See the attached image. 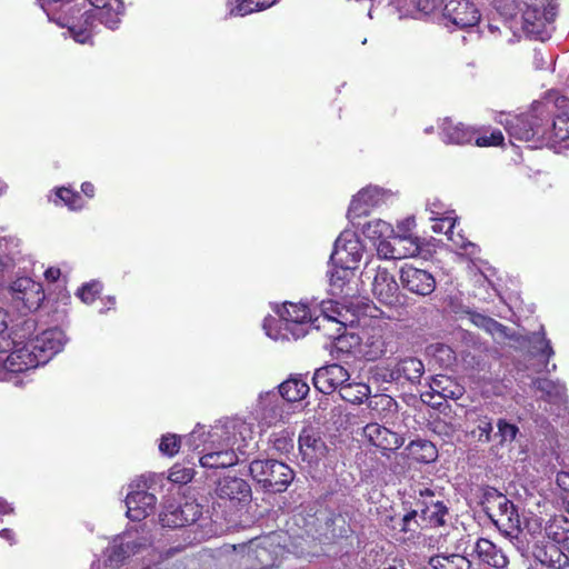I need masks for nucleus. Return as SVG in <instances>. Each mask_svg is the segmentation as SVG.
I'll return each instance as SVG.
<instances>
[{"label": "nucleus", "mask_w": 569, "mask_h": 569, "mask_svg": "<svg viewBox=\"0 0 569 569\" xmlns=\"http://www.w3.org/2000/svg\"><path fill=\"white\" fill-rule=\"evenodd\" d=\"M379 405L383 406V408H390L393 405V399L390 396L381 395L368 402L370 409H376Z\"/></svg>", "instance_id": "59"}, {"label": "nucleus", "mask_w": 569, "mask_h": 569, "mask_svg": "<svg viewBox=\"0 0 569 569\" xmlns=\"http://www.w3.org/2000/svg\"><path fill=\"white\" fill-rule=\"evenodd\" d=\"M492 432L491 420L487 417L479 419L477 427L471 431L475 439L480 442H489Z\"/></svg>", "instance_id": "52"}, {"label": "nucleus", "mask_w": 569, "mask_h": 569, "mask_svg": "<svg viewBox=\"0 0 569 569\" xmlns=\"http://www.w3.org/2000/svg\"><path fill=\"white\" fill-rule=\"evenodd\" d=\"M417 516L418 511L411 510L407 512L401 519H399L396 526H393V529H398L400 533H403V541L413 540L416 538L419 529Z\"/></svg>", "instance_id": "42"}, {"label": "nucleus", "mask_w": 569, "mask_h": 569, "mask_svg": "<svg viewBox=\"0 0 569 569\" xmlns=\"http://www.w3.org/2000/svg\"><path fill=\"white\" fill-rule=\"evenodd\" d=\"M429 351L441 367H450L456 360L455 351L447 345H432Z\"/></svg>", "instance_id": "46"}, {"label": "nucleus", "mask_w": 569, "mask_h": 569, "mask_svg": "<svg viewBox=\"0 0 569 569\" xmlns=\"http://www.w3.org/2000/svg\"><path fill=\"white\" fill-rule=\"evenodd\" d=\"M57 196L72 210L83 206L81 196L70 189L61 188L57 191Z\"/></svg>", "instance_id": "54"}, {"label": "nucleus", "mask_w": 569, "mask_h": 569, "mask_svg": "<svg viewBox=\"0 0 569 569\" xmlns=\"http://www.w3.org/2000/svg\"><path fill=\"white\" fill-rule=\"evenodd\" d=\"M470 320L475 326L485 329L487 332H489L495 338H508L509 337V335L507 332V328L492 318H489L481 313L472 312V313H470Z\"/></svg>", "instance_id": "39"}, {"label": "nucleus", "mask_w": 569, "mask_h": 569, "mask_svg": "<svg viewBox=\"0 0 569 569\" xmlns=\"http://www.w3.org/2000/svg\"><path fill=\"white\" fill-rule=\"evenodd\" d=\"M427 210L431 213V217L447 213L445 204L438 199L429 200L427 203Z\"/></svg>", "instance_id": "61"}, {"label": "nucleus", "mask_w": 569, "mask_h": 569, "mask_svg": "<svg viewBox=\"0 0 569 569\" xmlns=\"http://www.w3.org/2000/svg\"><path fill=\"white\" fill-rule=\"evenodd\" d=\"M157 498L146 490V481L138 480L130 485L126 498L127 516L132 521H140L148 517L156 507Z\"/></svg>", "instance_id": "11"}, {"label": "nucleus", "mask_w": 569, "mask_h": 569, "mask_svg": "<svg viewBox=\"0 0 569 569\" xmlns=\"http://www.w3.org/2000/svg\"><path fill=\"white\" fill-rule=\"evenodd\" d=\"M271 443L279 453H287L293 449V433L288 430L276 432L272 435Z\"/></svg>", "instance_id": "48"}, {"label": "nucleus", "mask_w": 569, "mask_h": 569, "mask_svg": "<svg viewBox=\"0 0 569 569\" xmlns=\"http://www.w3.org/2000/svg\"><path fill=\"white\" fill-rule=\"evenodd\" d=\"M446 14L457 27L472 28L480 20V13L468 0H449L446 4Z\"/></svg>", "instance_id": "19"}, {"label": "nucleus", "mask_w": 569, "mask_h": 569, "mask_svg": "<svg viewBox=\"0 0 569 569\" xmlns=\"http://www.w3.org/2000/svg\"><path fill=\"white\" fill-rule=\"evenodd\" d=\"M279 319L267 317L263 330L272 340H297L303 338L310 329H320V317L317 316L315 303L284 302L277 309Z\"/></svg>", "instance_id": "3"}, {"label": "nucleus", "mask_w": 569, "mask_h": 569, "mask_svg": "<svg viewBox=\"0 0 569 569\" xmlns=\"http://www.w3.org/2000/svg\"><path fill=\"white\" fill-rule=\"evenodd\" d=\"M349 380L348 370L338 363L317 369L312 378L315 388L325 395L340 391L341 386Z\"/></svg>", "instance_id": "16"}, {"label": "nucleus", "mask_w": 569, "mask_h": 569, "mask_svg": "<svg viewBox=\"0 0 569 569\" xmlns=\"http://www.w3.org/2000/svg\"><path fill=\"white\" fill-rule=\"evenodd\" d=\"M433 569H470L471 562L462 555H436L429 559Z\"/></svg>", "instance_id": "35"}, {"label": "nucleus", "mask_w": 569, "mask_h": 569, "mask_svg": "<svg viewBox=\"0 0 569 569\" xmlns=\"http://www.w3.org/2000/svg\"><path fill=\"white\" fill-rule=\"evenodd\" d=\"M124 13V6L121 0H118V8L114 10L106 7L96 17L94 21L98 20L100 23L106 26L108 29L116 30L119 27L121 17Z\"/></svg>", "instance_id": "43"}, {"label": "nucleus", "mask_w": 569, "mask_h": 569, "mask_svg": "<svg viewBox=\"0 0 569 569\" xmlns=\"http://www.w3.org/2000/svg\"><path fill=\"white\" fill-rule=\"evenodd\" d=\"M425 372V366L421 360L408 357L400 359L392 369L382 375L385 382H399L401 379L415 385L419 383Z\"/></svg>", "instance_id": "18"}, {"label": "nucleus", "mask_w": 569, "mask_h": 569, "mask_svg": "<svg viewBox=\"0 0 569 569\" xmlns=\"http://www.w3.org/2000/svg\"><path fill=\"white\" fill-rule=\"evenodd\" d=\"M430 389L441 398L458 399L462 396V390L458 386H453L449 377L437 376L431 379Z\"/></svg>", "instance_id": "38"}, {"label": "nucleus", "mask_w": 569, "mask_h": 569, "mask_svg": "<svg viewBox=\"0 0 569 569\" xmlns=\"http://www.w3.org/2000/svg\"><path fill=\"white\" fill-rule=\"evenodd\" d=\"M371 393V389L368 385L362 382H350L347 381L341 386L339 391L340 397L350 403L360 405L365 400H368Z\"/></svg>", "instance_id": "34"}, {"label": "nucleus", "mask_w": 569, "mask_h": 569, "mask_svg": "<svg viewBox=\"0 0 569 569\" xmlns=\"http://www.w3.org/2000/svg\"><path fill=\"white\" fill-rule=\"evenodd\" d=\"M416 221L413 217H408L397 224L396 233L411 234V230L415 228Z\"/></svg>", "instance_id": "60"}, {"label": "nucleus", "mask_w": 569, "mask_h": 569, "mask_svg": "<svg viewBox=\"0 0 569 569\" xmlns=\"http://www.w3.org/2000/svg\"><path fill=\"white\" fill-rule=\"evenodd\" d=\"M549 106L545 102H533L528 113L506 116L499 119L510 138L518 141L532 142L538 147L549 134Z\"/></svg>", "instance_id": "4"}, {"label": "nucleus", "mask_w": 569, "mask_h": 569, "mask_svg": "<svg viewBox=\"0 0 569 569\" xmlns=\"http://www.w3.org/2000/svg\"><path fill=\"white\" fill-rule=\"evenodd\" d=\"M533 349L540 353L541 356H546L547 359L553 356V349L550 345V341L546 339L543 335L536 333L533 335Z\"/></svg>", "instance_id": "57"}, {"label": "nucleus", "mask_w": 569, "mask_h": 569, "mask_svg": "<svg viewBox=\"0 0 569 569\" xmlns=\"http://www.w3.org/2000/svg\"><path fill=\"white\" fill-rule=\"evenodd\" d=\"M89 9L84 10L80 19H76V23L82 29L88 30L89 38L93 28L94 17L106 7L114 10L118 8V0H86Z\"/></svg>", "instance_id": "29"}, {"label": "nucleus", "mask_w": 569, "mask_h": 569, "mask_svg": "<svg viewBox=\"0 0 569 569\" xmlns=\"http://www.w3.org/2000/svg\"><path fill=\"white\" fill-rule=\"evenodd\" d=\"M533 386L551 402H561L566 398V387L560 382L543 378L535 380Z\"/></svg>", "instance_id": "37"}, {"label": "nucleus", "mask_w": 569, "mask_h": 569, "mask_svg": "<svg viewBox=\"0 0 569 569\" xmlns=\"http://www.w3.org/2000/svg\"><path fill=\"white\" fill-rule=\"evenodd\" d=\"M411 490L412 498L417 500V503L420 505L421 508H425L427 505H432V502L442 501L440 499V492L425 485L413 486Z\"/></svg>", "instance_id": "45"}, {"label": "nucleus", "mask_w": 569, "mask_h": 569, "mask_svg": "<svg viewBox=\"0 0 569 569\" xmlns=\"http://www.w3.org/2000/svg\"><path fill=\"white\" fill-rule=\"evenodd\" d=\"M372 292L383 305L392 306L398 301L399 284L386 268L377 269L372 281Z\"/></svg>", "instance_id": "20"}, {"label": "nucleus", "mask_w": 569, "mask_h": 569, "mask_svg": "<svg viewBox=\"0 0 569 569\" xmlns=\"http://www.w3.org/2000/svg\"><path fill=\"white\" fill-rule=\"evenodd\" d=\"M67 342L66 335L58 328L44 330L27 343L13 342L12 351L0 356V381H10L20 386L18 375L46 365L60 352Z\"/></svg>", "instance_id": "2"}, {"label": "nucleus", "mask_w": 569, "mask_h": 569, "mask_svg": "<svg viewBox=\"0 0 569 569\" xmlns=\"http://www.w3.org/2000/svg\"><path fill=\"white\" fill-rule=\"evenodd\" d=\"M521 27L522 30L535 39L545 41L550 37V24L555 19V8L538 6H522Z\"/></svg>", "instance_id": "8"}, {"label": "nucleus", "mask_w": 569, "mask_h": 569, "mask_svg": "<svg viewBox=\"0 0 569 569\" xmlns=\"http://www.w3.org/2000/svg\"><path fill=\"white\" fill-rule=\"evenodd\" d=\"M299 450L303 460L315 462L327 453V446L317 431L306 428L299 436Z\"/></svg>", "instance_id": "21"}, {"label": "nucleus", "mask_w": 569, "mask_h": 569, "mask_svg": "<svg viewBox=\"0 0 569 569\" xmlns=\"http://www.w3.org/2000/svg\"><path fill=\"white\" fill-rule=\"evenodd\" d=\"M13 507L7 502L4 499L0 498V517L6 515H11L13 512Z\"/></svg>", "instance_id": "64"}, {"label": "nucleus", "mask_w": 569, "mask_h": 569, "mask_svg": "<svg viewBox=\"0 0 569 569\" xmlns=\"http://www.w3.org/2000/svg\"><path fill=\"white\" fill-rule=\"evenodd\" d=\"M409 456L422 463H430L437 458V449L435 445L427 440H415L408 446Z\"/></svg>", "instance_id": "36"}, {"label": "nucleus", "mask_w": 569, "mask_h": 569, "mask_svg": "<svg viewBox=\"0 0 569 569\" xmlns=\"http://www.w3.org/2000/svg\"><path fill=\"white\" fill-rule=\"evenodd\" d=\"M551 0H519V6H538L550 8Z\"/></svg>", "instance_id": "62"}, {"label": "nucleus", "mask_w": 569, "mask_h": 569, "mask_svg": "<svg viewBox=\"0 0 569 569\" xmlns=\"http://www.w3.org/2000/svg\"><path fill=\"white\" fill-rule=\"evenodd\" d=\"M431 220L435 221L432 224V230L436 233H453V230L456 229V222L457 218L453 216V212H448L441 216H433L430 217Z\"/></svg>", "instance_id": "47"}, {"label": "nucleus", "mask_w": 569, "mask_h": 569, "mask_svg": "<svg viewBox=\"0 0 569 569\" xmlns=\"http://www.w3.org/2000/svg\"><path fill=\"white\" fill-rule=\"evenodd\" d=\"M10 311L7 309V301L0 296V356L7 351L11 342L4 337V330L8 328ZM14 341H12L13 345Z\"/></svg>", "instance_id": "49"}, {"label": "nucleus", "mask_w": 569, "mask_h": 569, "mask_svg": "<svg viewBox=\"0 0 569 569\" xmlns=\"http://www.w3.org/2000/svg\"><path fill=\"white\" fill-rule=\"evenodd\" d=\"M503 142V134L500 130L492 131L489 136L483 134L476 138V144L478 147H491L499 146Z\"/></svg>", "instance_id": "58"}, {"label": "nucleus", "mask_w": 569, "mask_h": 569, "mask_svg": "<svg viewBox=\"0 0 569 569\" xmlns=\"http://www.w3.org/2000/svg\"><path fill=\"white\" fill-rule=\"evenodd\" d=\"M194 470L189 467L176 463L169 472V480L174 483H188L192 480Z\"/></svg>", "instance_id": "50"}, {"label": "nucleus", "mask_w": 569, "mask_h": 569, "mask_svg": "<svg viewBox=\"0 0 569 569\" xmlns=\"http://www.w3.org/2000/svg\"><path fill=\"white\" fill-rule=\"evenodd\" d=\"M558 112L555 116V119L549 126V134L547 136L548 140L552 138L555 140L565 141L569 138V101L561 97L557 100Z\"/></svg>", "instance_id": "26"}, {"label": "nucleus", "mask_w": 569, "mask_h": 569, "mask_svg": "<svg viewBox=\"0 0 569 569\" xmlns=\"http://www.w3.org/2000/svg\"><path fill=\"white\" fill-rule=\"evenodd\" d=\"M400 281L405 289L418 296H429L436 289L435 277L429 271L411 264L401 267Z\"/></svg>", "instance_id": "15"}, {"label": "nucleus", "mask_w": 569, "mask_h": 569, "mask_svg": "<svg viewBox=\"0 0 569 569\" xmlns=\"http://www.w3.org/2000/svg\"><path fill=\"white\" fill-rule=\"evenodd\" d=\"M497 427H498V433L501 438V442L513 441L519 431V429L516 425L509 423L503 419L498 420Z\"/></svg>", "instance_id": "55"}, {"label": "nucleus", "mask_w": 569, "mask_h": 569, "mask_svg": "<svg viewBox=\"0 0 569 569\" xmlns=\"http://www.w3.org/2000/svg\"><path fill=\"white\" fill-rule=\"evenodd\" d=\"M355 268L332 262L328 271L329 290L332 296L350 295L351 289L349 286L355 278Z\"/></svg>", "instance_id": "24"}, {"label": "nucleus", "mask_w": 569, "mask_h": 569, "mask_svg": "<svg viewBox=\"0 0 569 569\" xmlns=\"http://www.w3.org/2000/svg\"><path fill=\"white\" fill-rule=\"evenodd\" d=\"M180 442L181 440L177 435H164L159 443V450L161 453L172 457L179 451Z\"/></svg>", "instance_id": "51"}, {"label": "nucleus", "mask_w": 569, "mask_h": 569, "mask_svg": "<svg viewBox=\"0 0 569 569\" xmlns=\"http://www.w3.org/2000/svg\"><path fill=\"white\" fill-rule=\"evenodd\" d=\"M257 419L263 427H271L283 417V401L274 390L261 393L257 405Z\"/></svg>", "instance_id": "17"}, {"label": "nucleus", "mask_w": 569, "mask_h": 569, "mask_svg": "<svg viewBox=\"0 0 569 569\" xmlns=\"http://www.w3.org/2000/svg\"><path fill=\"white\" fill-rule=\"evenodd\" d=\"M483 508L491 521L507 533L520 527V518L515 505L495 489L485 493Z\"/></svg>", "instance_id": "6"}, {"label": "nucleus", "mask_w": 569, "mask_h": 569, "mask_svg": "<svg viewBox=\"0 0 569 569\" xmlns=\"http://www.w3.org/2000/svg\"><path fill=\"white\" fill-rule=\"evenodd\" d=\"M101 284L98 281L86 283L78 291L79 298L87 305L92 303L101 291Z\"/></svg>", "instance_id": "53"}, {"label": "nucleus", "mask_w": 569, "mask_h": 569, "mask_svg": "<svg viewBox=\"0 0 569 569\" xmlns=\"http://www.w3.org/2000/svg\"><path fill=\"white\" fill-rule=\"evenodd\" d=\"M253 440L252 425L240 418L219 420L208 429L197 425L184 437V445L198 451L202 468L218 469L237 465L238 453L244 455Z\"/></svg>", "instance_id": "1"}, {"label": "nucleus", "mask_w": 569, "mask_h": 569, "mask_svg": "<svg viewBox=\"0 0 569 569\" xmlns=\"http://www.w3.org/2000/svg\"><path fill=\"white\" fill-rule=\"evenodd\" d=\"M216 492L221 499L242 502L250 498L251 488L241 478L224 477L218 482Z\"/></svg>", "instance_id": "22"}, {"label": "nucleus", "mask_w": 569, "mask_h": 569, "mask_svg": "<svg viewBox=\"0 0 569 569\" xmlns=\"http://www.w3.org/2000/svg\"><path fill=\"white\" fill-rule=\"evenodd\" d=\"M315 307L317 309V316L320 317V323L327 321L342 325V321L339 318L341 316V311L335 301H321L319 305L315 303Z\"/></svg>", "instance_id": "44"}, {"label": "nucleus", "mask_w": 569, "mask_h": 569, "mask_svg": "<svg viewBox=\"0 0 569 569\" xmlns=\"http://www.w3.org/2000/svg\"><path fill=\"white\" fill-rule=\"evenodd\" d=\"M421 518L427 521L430 527L443 526L446 520L445 517L448 515V508L443 501L432 502L421 508Z\"/></svg>", "instance_id": "40"}, {"label": "nucleus", "mask_w": 569, "mask_h": 569, "mask_svg": "<svg viewBox=\"0 0 569 569\" xmlns=\"http://www.w3.org/2000/svg\"><path fill=\"white\" fill-rule=\"evenodd\" d=\"M448 239L460 249H463L467 254L475 256L478 252V248L475 243L468 241L461 233H449Z\"/></svg>", "instance_id": "56"}, {"label": "nucleus", "mask_w": 569, "mask_h": 569, "mask_svg": "<svg viewBox=\"0 0 569 569\" xmlns=\"http://www.w3.org/2000/svg\"><path fill=\"white\" fill-rule=\"evenodd\" d=\"M249 470L257 482L272 492L284 491L295 477L292 469L278 460H253Z\"/></svg>", "instance_id": "5"}, {"label": "nucleus", "mask_w": 569, "mask_h": 569, "mask_svg": "<svg viewBox=\"0 0 569 569\" xmlns=\"http://www.w3.org/2000/svg\"><path fill=\"white\" fill-rule=\"evenodd\" d=\"M421 252L419 238L412 234L396 233L386 241L377 244V253L383 259L400 260L417 257Z\"/></svg>", "instance_id": "9"}, {"label": "nucleus", "mask_w": 569, "mask_h": 569, "mask_svg": "<svg viewBox=\"0 0 569 569\" xmlns=\"http://www.w3.org/2000/svg\"><path fill=\"white\" fill-rule=\"evenodd\" d=\"M440 136L443 142L452 144L470 143L475 138L473 129L451 119H443L440 124Z\"/></svg>", "instance_id": "25"}, {"label": "nucleus", "mask_w": 569, "mask_h": 569, "mask_svg": "<svg viewBox=\"0 0 569 569\" xmlns=\"http://www.w3.org/2000/svg\"><path fill=\"white\" fill-rule=\"evenodd\" d=\"M387 352V343L379 330H372L359 342V353L368 361H373Z\"/></svg>", "instance_id": "28"}, {"label": "nucleus", "mask_w": 569, "mask_h": 569, "mask_svg": "<svg viewBox=\"0 0 569 569\" xmlns=\"http://www.w3.org/2000/svg\"><path fill=\"white\" fill-rule=\"evenodd\" d=\"M0 296L6 301L11 298L13 308L21 313L37 309L44 298L41 284L28 277H18L12 284L2 286Z\"/></svg>", "instance_id": "7"}, {"label": "nucleus", "mask_w": 569, "mask_h": 569, "mask_svg": "<svg viewBox=\"0 0 569 569\" xmlns=\"http://www.w3.org/2000/svg\"><path fill=\"white\" fill-rule=\"evenodd\" d=\"M393 227L381 219H373L368 221L362 227V233L366 238L377 242L389 240L393 236Z\"/></svg>", "instance_id": "32"}, {"label": "nucleus", "mask_w": 569, "mask_h": 569, "mask_svg": "<svg viewBox=\"0 0 569 569\" xmlns=\"http://www.w3.org/2000/svg\"><path fill=\"white\" fill-rule=\"evenodd\" d=\"M363 435L373 446L383 450H396L402 446V439L396 432L378 423H368Z\"/></svg>", "instance_id": "23"}, {"label": "nucleus", "mask_w": 569, "mask_h": 569, "mask_svg": "<svg viewBox=\"0 0 569 569\" xmlns=\"http://www.w3.org/2000/svg\"><path fill=\"white\" fill-rule=\"evenodd\" d=\"M71 1L72 0H38L40 7L50 21L56 22L59 27L68 28L70 34L77 42L86 43L89 40L88 30H82L76 23V18L73 16L58 12V8L61 9L66 3Z\"/></svg>", "instance_id": "13"}, {"label": "nucleus", "mask_w": 569, "mask_h": 569, "mask_svg": "<svg viewBox=\"0 0 569 569\" xmlns=\"http://www.w3.org/2000/svg\"><path fill=\"white\" fill-rule=\"evenodd\" d=\"M201 515V508L198 503L167 502L159 516L160 523L167 528H180L193 523Z\"/></svg>", "instance_id": "12"}, {"label": "nucleus", "mask_w": 569, "mask_h": 569, "mask_svg": "<svg viewBox=\"0 0 569 569\" xmlns=\"http://www.w3.org/2000/svg\"><path fill=\"white\" fill-rule=\"evenodd\" d=\"M277 392L282 401L296 402L302 400L308 395L309 386L301 379L291 378L282 382Z\"/></svg>", "instance_id": "31"}, {"label": "nucleus", "mask_w": 569, "mask_h": 569, "mask_svg": "<svg viewBox=\"0 0 569 569\" xmlns=\"http://www.w3.org/2000/svg\"><path fill=\"white\" fill-rule=\"evenodd\" d=\"M362 254L363 246L358 236L353 231L345 230L335 242V249L330 260L333 263L357 269L362 259Z\"/></svg>", "instance_id": "10"}, {"label": "nucleus", "mask_w": 569, "mask_h": 569, "mask_svg": "<svg viewBox=\"0 0 569 569\" xmlns=\"http://www.w3.org/2000/svg\"><path fill=\"white\" fill-rule=\"evenodd\" d=\"M557 483L563 490L569 491V473H567V472L558 473V476H557Z\"/></svg>", "instance_id": "63"}, {"label": "nucleus", "mask_w": 569, "mask_h": 569, "mask_svg": "<svg viewBox=\"0 0 569 569\" xmlns=\"http://www.w3.org/2000/svg\"><path fill=\"white\" fill-rule=\"evenodd\" d=\"M8 241L0 240V287H2L7 279H10L13 274H18L14 272V268L17 261L18 251H8Z\"/></svg>", "instance_id": "33"}, {"label": "nucleus", "mask_w": 569, "mask_h": 569, "mask_svg": "<svg viewBox=\"0 0 569 569\" xmlns=\"http://www.w3.org/2000/svg\"><path fill=\"white\" fill-rule=\"evenodd\" d=\"M390 197V191L377 186H368L353 196L349 206L348 217L355 219L368 214L372 208L385 203Z\"/></svg>", "instance_id": "14"}, {"label": "nucleus", "mask_w": 569, "mask_h": 569, "mask_svg": "<svg viewBox=\"0 0 569 569\" xmlns=\"http://www.w3.org/2000/svg\"><path fill=\"white\" fill-rule=\"evenodd\" d=\"M475 551L482 562L491 567L502 569L508 565V558L503 551L488 539H478L475 546Z\"/></svg>", "instance_id": "27"}, {"label": "nucleus", "mask_w": 569, "mask_h": 569, "mask_svg": "<svg viewBox=\"0 0 569 569\" xmlns=\"http://www.w3.org/2000/svg\"><path fill=\"white\" fill-rule=\"evenodd\" d=\"M136 543L128 539V536L116 539L111 546L107 549L106 566L117 567L121 563L134 548H138Z\"/></svg>", "instance_id": "30"}, {"label": "nucleus", "mask_w": 569, "mask_h": 569, "mask_svg": "<svg viewBox=\"0 0 569 569\" xmlns=\"http://www.w3.org/2000/svg\"><path fill=\"white\" fill-rule=\"evenodd\" d=\"M234 7L230 9L232 16H247L254 11L270 8L277 0H233Z\"/></svg>", "instance_id": "41"}]
</instances>
